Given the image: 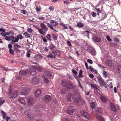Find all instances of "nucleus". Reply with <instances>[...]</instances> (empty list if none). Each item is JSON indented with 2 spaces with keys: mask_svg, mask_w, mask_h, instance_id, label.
Listing matches in <instances>:
<instances>
[{
  "mask_svg": "<svg viewBox=\"0 0 121 121\" xmlns=\"http://www.w3.org/2000/svg\"><path fill=\"white\" fill-rule=\"evenodd\" d=\"M61 83L63 86L66 88L68 90L71 89L73 86L72 83L68 80H62L61 81Z\"/></svg>",
  "mask_w": 121,
  "mask_h": 121,
  "instance_id": "1",
  "label": "nucleus"
},
{
  "mask_svg": "<svg viewBox=\"0 0 121 121\" xmlns=\"http://www.w3.org/2000/svg\"><path fill=\"white\" fill-rule=\"evenodd\" d=\"M100 97L101 101L103 102L106 103L107 102L108 99L105 95L103 94H100Z\"/></svg>",
  "mask_w": 121,
  "mask_h": 121,
  "instance_id": "2",
  "label": "nucleus"
},
{
  "mask_svg": "<svg viewBox=\"0 0 121 121\" xmlns=\"http://www.w3.org/2000/svg\"><path fill=\"white\" fill-rule=\"evenodd\" d=\"M66 111L70 115H72L74 112V109L73 108L69 106L67 108Z\"/></svg>",
  "mask_w": 121,
  "mask_h": 121,
  "instance_id": "3",
  "label": "nucleus"
},
{
  "mask_svg": "<svg viewBox=\"0 0 121 121\" xmlns=\"http://www.w3.org/2000/svg\"><path fill=\"white\" fill-rule=\"evenodd\" d=\"M82 115L85 117L86 118L89 119L91 118V115L90 114L87 112H83L82 113Z\"/></svg>",
  "mask_w": 121,
  "mask_h": 121,
  "instance_id": "4",
  "label": "nucleus"
},
{
  "mask_svg": "<svg viewBox=\"0 0 121 121\" xmlns=\"http://www.w3.org/2000/svg\"><path fill=\"white\" fill-rule=\"evenodd\" d=\"M74 97V94L69 93L67 95V98L68 101H71V99H73Z\"/></svg>",
  "mask_w": 121,
  "mask_h": 121,
  "instance_id": "5",
  "label": "nucleus"
},
{
  "mask_svg": "<svg viewBox=\"0 0 121 121\" xmlns=\"http://www.w3.org/2000/svg\"><path fill=\"white\" fill-rule=\"evenodd\" d=\"M29 70L26 69V70H21L19 72V74L20 75H26L29 71Z\"/></svg>",
  "mask_w": 121,
  "mask_h": 121,
  "instance_id": "6",
  "label": "nucleus"
},
{
  "mask_svg": "<svg viewBox=\"0 0 121 121\" xmlns=\"http://www.w3.org/2000/svg\"><path fill=\"white\" fill-rule=\"evenodd\" d=\"M40 26L42 29L44 30L46 32L48 30V28L46 26V25L43 23H41Z\"/></svg>",
  "mask_w": 121,
  "mask_h": 121,
  "instance_id": "7",
  "label": "nucleus"
},
{
  "mask_svg": "<svg viewBox=\"0 0 121 121\" xmlns=\"http://www.w3.org/2000/svg\"><path fill=\"white\" fill-rule=\"evenodd\" d=\"M31 68H33L34 69L37 70L38 71L42 72V69L40 67L35 66L31 65Z\"/></svg>",
  "mask_w": 121,
  "mask_h": 121,
  "instance_id": "8",
  "label": "nucleus"
},
{
  "mask_svg": "<svg viewBox=\"0 0 121 121\" xmlns=\"http://www.w3.org/2000/svg\"><path fill=\"white\" fill-rule=\"evenodd\" d=\"M56 54L54 51H52V53H50L49 55H47V57L48 58H55Z\"/></svg>",
  "mask_w": 121,
  "mask_h": 121,
  "instance_id": "9",
  "label": "nucleus"
},
{
  "mask_svg": "<svg viewBox=\"0 0 121 121\" xmlns=\"http://www.w3.org/2000/svg\"><path fill=\"white\" fill-rule=\"evenodd\" d=\"M18 93L17 91H14L11 95V96L12 98H14L17 96Z\"/></svg>",
  "mask_w": 121,
  "mask_h": 121,
  "instance_id": "10",
  "label": "nucleus"
},
{
  "mask_svg": "<svg viewBox=\"0 0 121 121\" xmlns=\"http://www.w3.org/2000/svg\"><path fill=\"white\" fill-rule=\"evenodd\" d=\"M110 106L112 111L114 112H116L117 111V109L115 106L112 103H110Z\"/></svg>",
  "mask_w": 121,
  "mask_h": 121,
  "instance_id": "11",
  "label": "nucleus"
},
{
  "mask_svg": "<svg viewBox=\"0 0 121 121\" xmlns=\"http://www.w3.org/2000/svg\"><path fill=\"white\" fill-rule=\"evenodd\" d=\"M50 24L52 25V26H57L58 24V22L57 21H55L54 20H51L50 21Z\"/></svg>",
  "mask_w": 121,
  "mask_h": 121,
  "instance_id": "12",
  "label": "nucleus"
},
{
  "mask_svg": "<svg viewBox=\"0 0 121 121\" xmlns=\"http://www.w3.org/2000/svg\"><path fill=\"white\" fill-rule=\"evenodd\" d=\"M93 39L94 41L98 42H100L101 41L100 38L96 36H94L93 38Z\"/></svg>",
  "mask_w": 121,
  "mask_h": 121,
  "instance_id": "13",
  "label": "nucleus"
},
{
  "mask_svg": "<svg viewBox=\"0 0 121 121\" xmlns=\"http://www.w3.org/2000/svg\"><path fill=\"white\" fill-rule=\"evenodd\" d=\"M87 50L90 52H91L92 54L93 55H95V50L94 49L91 47H89L88 48Z\"/></svg>",
  "mask_w": 121,
  "mask_h": 121,
  "instance_id": "14",
  "label": "nucleus"
},
{
  "mask_svg": "<svg viewBox=\"0 0 121 121\" xmlns=\"http://www.w3.org/2000/svg\"><path fill=\"white\" fill-rule=\"evenodd\" d=\"M90 32L87 30H85L81 32V34L84 36H87L88 37H89V33Z\"/></svg>",
  "mask_w": 121,
  "mask_h": 121,
  "instance_id": "15",
  "label": "nucleus"
},
{
  "mask_svg": "<svg viewBox=\"0 0 121 121\" xmlns=\"http://www.w3.org/2000/svg\"><path fill=\"white\" fill-rule=\"evenodd\" d=\"M45 74L47 77L48 78H51L52 77V74H51L50 71H46L44 72Z\"/></svg>",
  "mask_w": 121,
  "mask_h": 121,
  "instance_id": "16",
  "label": "nucleus"
},
{
  "mask_svg": "<svg viewBox=\"0 0 121 121\" xmlns=\"http://www.w3.org/2000/svg\"><path fill=\"white\" fill-rule=\"evenodd\" d=\"M96 117L100 121H104L103 118L102 116H100L98 114H96L95 115Z\"/></svg>",
  "mask_w": 121,
  "mask_h": 121,
  "instance_id": "17",
  "label": "nucleus"
},
{
  "mask_svg": "<svg viewBox=\"0 0 121 121\" xmlns=\"http://www.w3.org/2000/svg\"><path fill=\"white\" fill-rule=\"evenodd\" d=\"M41 93V91L39 90H38L35 92V95L36 97H38L40 96Z\"/></svg>",
  "mask_w": 121,
  "mask_h": 121,
  "instance_id": "18",
  "label": "nucleus"
},
{
  "mask_svg": "<svg viewBox=\"0 0 121 121\" xmlns=\"http://www.w3.org/2000/svg\"><path fill=\"white\" fill-rule=\"evenodd\" d=\"M5 39L6 40L9 41L10 40H12L13 39H14V37L13 35H11L10 36H6L5 37Z\"/></svg>",
  "mask_w": 121,
  "mask_h": 121,
  "instance_id": "19",
  "label": "nucleus"
},
{
  "mask_svg": "<svg viewBox=\"0 0 121 121\" xmlns=\"http://www.w3.org/2000/svg\"><path fill=\"white\" fill-rule=\"evenodd\" d=\"M28 91L26 89H24L20 93V95H26L28 94Z\"/></svg>",
  "mask_w": 121,
  "mask_h": 121,
  "instance_id": "20",
  "label": "nucleus"
},
{
  "mask_svg": "<svg viewBox=\"0 0 121 121\" xmlns=\"http://www.w3.org/2000/svg\"><path fill=\"white\" fill-rule=\"evenodd\" d=\"M32 81L35 84H37L39 82L38 79L35 77L32 78Z\"/></svg>",
  "mask_w": 121,
  "mask_h": 121,
  "instance_id": "21",
  "label": "nucleus"
},
{
  "mask_svg": "<svg viewBox=\"0 0 121 121\" xmlns=\"http://www.w3.org/2000/svg\"><path fill=\"white\" fill-rule=\"evenodd\" d=\"M18 101L22 104H25V99L23 97H19L18 99Z\"/></svg>",
  "mask_w": 121,
  "mask_h": 121,
  "instance_id": "22",
  "label": "nucleus"
},
{
  "mask_svg": "<svg viewBox=\"0 0 121 121\" xmlns=\"http://www.w3.org/2000/svg\"><path fill=\"white\" fill-rule=\"evenodd\" d=\"M41 56L38 54L36 55H35L34 57V60L36 61L41 58Z\"/></svg>",
  "mask_w": 121,
  "mask_h": 121,
  "instance_id": "23",
  "label": "nucleus"
},
{
  "mask_svg": "<svg viewBox=\"0 0 121 121\" xmlns=\"http://www.w3.org/2000/svg\"><path fill=\"white\" fill-rule=\"evenodd\" d=\"M55 47V46L52 43L50 44L49 46H48V48L49 49H50L51 50H52V51H54L53 49Z\"/></svg>",
  "mask_w": 121,
  "mask_h": 121,
  "instance_id": "24",
  "label": "nucleus"
},
{
  "mask_svg": "<svg viewBox=\"0 0 121 121\" xmlns=\"http://www.w3.org/2000/svg\"><path fill=\"white\" fill-rule=\"evenodd\" d=\"M97 78L100 83H101L103 84H104V82L102 78L98 76L97 77Z\"/></svg>",
  "mask_w": 121,
  "mask_h": 121,
  "instance_id": "25",
  "label": "nucleus"
},
{
  "mask_svg": "<svg viewBox=\"0 0 121 121\" xmlns=\"http://www.w3.org/2000/svg\"><path fill=\"white\" fill-rule=\"evenodd\" d=\"M26 115V117L28 118L29 119H30V113L29 112V111H26L25 113Z\"/></svg>",
  "mask_w": 121,
  "mask_h": 121,
  "instance_id": "26",
  "label": "nucleus"
},
{
  "mask_svg": "<svg viewBox=\"0 0 121 121\" xmlns=\"http://www.w3.org/2000/svg\"><path fill=\"white\" fill-rule=\"evenodd\" d=\"M44 99L46 100H49L51 99V96L49 95H46L44 96Z\"/></svg>",
  "mask_w": 121,
  "mask_h": 121,
  "instance_id": "27",
  "label": "nucleus"
},
{
  "mask_svg": "<svg viewBox=\"0 0 121 121\" xmlns=\"http://www.w3.org/2000/svg\"><path fill=\"white\" fill-rule=\"evenodd\" d=\"M18 39L17 38H15L14 37V39H13V40L11 41V43L12 44H13L16 42H18Z\"/></svg>",
  "mask_w": 121,
  "mask_h": 121,
  "instance_id": "28",
  "label": "nucleus"
},
{
  "mask_svg": "<svg viewBox=\"0 0 121 121\" xmlns=\"http://www.w3.org/2000/svg\"><path fill=\"white\" fill-rule=\"evenodd\" d=\"M36 74V72L35 71L31 68V75H35Z\"/></svg>",
  "mask_w": 121,
  "mask_h": 121,
  "instance_id": "29",
  "label": "nucleus"
},
{
  "mask_svg": "<svg viewBox=\"0 0 121 121\" xmlns=\"http://www.w3.org/2000/svg\"><path fill=\"white\" fill-rule=\"evenodd\" d=\"M91 106L92 109H94L95 107V103L93 102H92L91 103Z\"/></svg>",
  "mask_w": 121,
  "mask_h": 121,
  "instance_id": "30",
  "label": "nucleus"
},
{
  "mask_svg": "<svg viewBox=\"0 0 121 121\" xmlns=\"http://www.w3.org/2000/svg\"><path fill=\"white\" fill-rule=\"evenodd\" d=\"M77 25L78 27L82 28L84 24L80 22L78 23Z\"/></svg>",
  "mask_w": 121,
  "mask_h": 121,
  "instance_id": "31",
  "label": "nucleus"
},
{
  "mask_svg": "<svg viewBox=\"0 0 121 121\" xmlns=\"http://www.w3.org/2000/svg\"><path fill=\"white\" fill-rule=\"evenodd\" d=\"M81 101L80 98L78 97H76L75 99V102L76 103H78Z\"/></svg>",
  "mask_w": 121,
  "mask_h": 121,
  "instance_id": "32",
  "label": "nucleus"
},
{
  "mask_svg": "<svg viewBox=\"0 0 121 121\" xmlns=\"http://www.w3.org/2000/svg\"><path fill=\"white\" fill-rule=\"evenodd\" d=\"M13 49L14 51L17 53H18L20 52V50L18 49V48L17 47L13 46Z\"/></svg>",
  "mask_w": 121,
  "mask_h": 121,
  "instance_id": "33",
  "label": "nucleus"
},
{
  "mask_svg": "<svg viewBox=\"0 0 121 121\" xmlns=\"http://www.w3.org/2000/svg\"><path fill=\"white\" fill-rule=\"evenodd\" d=\"M1 113L2 114L3 116V119H4L6 116V113L3 111H1Z\"/></svg>",
  "mask_w": 121,
  "mask_h": 121,
  "instance_id": "34",
  "label": "nucleus"
},
{
  "mask_svg": "<svg viewBox=\"0 0 121 121\" xmlns=\"http://www.w3.org/2000/svg\"><path fill=\"white\" fill-rule=\"evenodd\" d=\"M35 6L36 7V10L38 12L40 11V8L39 7V5H36V4H35Z\"/></svg>",
  "mask_w": 121,
  "mask_h": 121,
  "instance_id": "35",
  "label": "nucleus"
},
{
  "mask_svg": "<svg viewBox=\"0 0 121 121\" xmlns=\"http://www.w3.org/2000/svg\"><path fill=\"white\" fill-rule=\"evenodd\" d=\"M47 26L48 27L50 28L51 30H53L54 29V28L52 26V25L51 24H50L49 23H47Z\"/></svg>",
  "mask_w": 121,
  "mask_h": 121,
  "instance_id": "36",
  "label": "nucleus"
},
{
  "mask_svg": "<svg viewBox=\"0 0 121 121\" xmlns=\"http://www.w3.org/2000/svg\"><path fill=\"white\" fill-rule=\"evenodd\" d=\"M106 63L108 66H110L111 65L112 63L109 60H107L106 61Z\"/></svg>",
  "mask_w": 121,
  "mask_h": 121,
  "instance_id": "37",
  "label": "nucleus"
},
{
  "mask_svg": "<svg viewBox=\"0 0 121 121\" xmlns=\"http://www.w3.org/2000/svg\"><path fill=\"white\" fill-rule=\"evenodd\" d=\"M103 74L104 77L106 78L108 75V73L106 71H104L103 72Z\"/></svg>",
  "mask_w": 121,
  "mask_h": 121,
  "instance_id": "38",
  "label": "nucleus"
},
{
  "mask_svg": "<svg viewBox=\"0 0 121 121\" xmlns=\"http://www.w3.org/2000/svg\"><path fill=\"white\" fill-rule=\"evenodd\" d=\"M5 102L4 100L3 99L1 98H0V106L3 104L4 102Z\"/></svg>",
  "mask_w": 121,
  "mask_h": 121,
  "instance_id": "39",
  "label": "nucleus"
},
{
  "mask_svg": "<svg viewBox=\"0 0 121 121\" xmlns=\"http://www.w3.org/2000/svg\"><path fill=\"white\" fill-rule=\"evenodd\" d=\"M17 38L18 39H21L23 37L21 35L19 34L17 36Z\"/></svg>",
  "mask_w": 121,
  "mask_h": 121,
  "instance_id": "40",
  "label": "nucleus"
},
{
  "mask_svg": "<svg viewBox=\"0 0 121 121\" xmlns=\"http://www.w3.org/2000/svg\"><path fill=\"white\" fill-rule=\"evenodd\" d=\"M9 52L12 55H14V51L12 49H9Z\"/></svg>",
  "mask_w": 121,
  "mask_h": 121,
  "instance_id": "41",
  "label": "nucleus"
},
{
  "mask_svg": "<svg viewBox=\"0 0 121 121\" xmlns=\"http://www.w3.org/2000/svg\"><path fill=\"white\" fill-rule=\"evenodd\" d=\"M42 29H39V32L41 34L43 35H45L44 34L43 31Z\"/></svg>",
  "mask_w": 121,
  "mask_h": 121,
  "instance_id": "42",
  "label": "nucleus"
},
{
  "mask_svg": "<svg viewBox=\"0 0 121 121\" xmlns=\"http://www.w3.org/2000/svg\"><path fill=\"white\" fill-rule=\"evenodd\" d=\"M60 92L61 94H64L66 92V91L65 89H62L60 91Z\"/></svg>",
  "mask_w": 121,
  "mask_h": 121,
  "instance_id": "43",
  "label": "nucleus"
},
{
  "mask_svg": "<svg viewBox=\"0 0 121 121\" xmlns=\"http://www.w3.org/2000/svg\"><path fill=\"white\" fill-rule=\"evenodd\" d=\"M46 37L47 38V39L50 40H51V37L50 35V34H48L47 35V36H46Z\"/></svg>",
  "mask_w": 121,
  "mask_h": 121,
  "instance_id": "44",
  "label": "nucleus"
},
{
  "mask_svg": "<svg viewBox=\"0 0 121 121\" xmlns=\"http://www.w3.org/2000/svg\"><path fill=\"white\" fill-rule=\"evenodd\" d=\"M97 111L98 113H101L102 112L101 108H98L97 110Z\"/></svg>",
  "mask_w": 121,
  "mask_h": 121,
  "instance_id": "45",
  "label": "nucleus"
},
{
  "mask_svg": "<svg viewBox=\"0 0 121 121\" xmlns=\"http://www.w3.org/2000/svg\"><path fill=\"white\" fill-rule=\"evenodd\" d=\"M52 35L53 36V39L54 40H57V36L56 35H54V34H52Z\"/></svg>",
  "mask_w": 121,
  "mask_h": 121,
  "instance_id": "46",
  "label": "nucleus"
},
{
  "mask_svg": "<svg viewBox=\"0 0 121 121\" xmlns=\"http://www.w3.org/2000/svg\"><path fill=\"white\" fill-rule=\"evenodd\" d=\"M82 71L81 70H80L78 74L79 77H81L82 76Z\"/></svg>",
  "mask_w": 121,
  "mask_h": 121,
  "instance_id": "47",
  "label": "nucleus"
},
{
  "mask_svg": "<svg viewBox=\"0 0 121 121\" xmlns=\"http://www.w3.org/2000/svg\"><path fill=\"white\" fill-rule=\"evenodd\" d=\"M78 86L81 88L82 89V85H81L80 82L79 81H78Z\"/></svg>",
  "mask_w": 121,
  "mask_h": 121,
  "instance_id": "48",
  "label": "nucleus"
},
{
  "mask_svg": "<svg viewBox=\"0 0 121 121\" xmlns=\"http://www.w3.org/2000/svg\"><path fill=\"white\" fill-rule=\"evenodd\" d=\"M27 101L28 105L30 106V98H28L27 100Z\"/></svg>",
  "mask_w": 121,
  "mask_h": 121,
  "instance_id": "49",
  "label": "nucleus"
},
{
  "mask_svg": "<svg viewBox=\"0 0 121 121\" xmlns=\"http://www.w3.org/2000/svg\"><path fill=\"white\" fill-rule=\"evenodd\" d=\"M91 14L94 17H95L96 16V13L95 12H91Z\"/></svg>",
  "mask_w": 121,
  "mask_h": 121,
  "instance_id": "50",
  "label": "nucleus"
},
{
  "mask_svg": "<svg viewBox=\"0 0 121 121\" xmlns=\"http://www.w3.org/2000/svg\"><path fill=\"white\" fill-rule=\"evenodd\" d=\"M24 35L25 36L28 37H29L30 36V35L27 32H25L24 33Z\"/></svg>",
  "mask_w": 121,
  "mask_h": 121,
  "instance_id": "51",
  "label": "nucleus"
},
{
  "mask_svg": "<svg viewBox=\"0 0 121 121\" xmlns=\"http://www.w3.org/2000/svg\"><path fill=\"white\" fill-rule=\"evenodd\" d=\"M49 9L50 11H52L53 10L54 8L52 6H51L49 8Z\"/></svg>",
  "mask_w": 121,
  "mask_h": 121,
  "instance_id": "52",
  "label": "nucleus"
},
{
  "mask_svg": "<svg viewBox=\"0 0 121 121\" xmlns=\"http://www.w3.org/2000/svg\"><path fill=\"white\" fill-rule=\"evenodd\" d=\"M44 80L45 82L46 83H48L49 82V80L48 79L46 78H44Z\"/></svg>",
  "mask_w": 121,
  "mask_h": 121,
  "instance_id": "53",
  "label": "nucleus"
},
{
  "mask_svg": "<svg viewBox=\"0 0 121 121\" xmlns=\"http://www.w3.org/2000/svg\"><path fill=\"white\" fill-rule=\"evenodd\" d=\"M91 88L94 89L95 88V87L96 86L93 84H91Z\"/></svg>",
  "mask_w": 121,
  "mask_h": 121,
  "instance_id": "54",
  "label": "nucleus"
},
{
  "mask_svg": "<svg viewBox=\"0 0 121 121\" xmlns=\"http://www.w3.org/2000/svg\"><path fill=\"white\" fill-rule=\"evenodd\" d=\"M21 13L24 14H26V13L27 12L25 10H22L21 11Z\"/></svg>",
  "mask_w": 121,
  "mask_h": 121,
  "instance_id": "55",
  "label": "nucleus"
},
{
  "mask_svg": "<svg viewBox=\"0 0 121 121\" xmlns=\"http://www.w3.org/2000/svg\"><path fill=\"white\" fill-rule=\"evenodd\" d=\"M67 76H68V78L69 79L73 80V79L74 78L72 77V76H71L69 74Z\"/></svg>",
  "mask_w": 121,
  "mask_h": 121,
  "instance_id": "56",
  "label": "nucleus"
},
{
  "mask_svg": "<svg viewBox=\"0 0 121 121\" xmlns=\"http://www.w3.org/2000/svg\"><path fill=\"white\" fill-rule=\"evenodd\" d=\"M106 38L109 41H112V39H110V36L108 35L106 36Z\"/></svg>",
  "mask_w": 121,
  "mask_h": 121,
  "instance_id": "57",
  "label": "nucleus"
},
{
  "mask_svg": "<svg viewBox=\"0 0 121 121\" xmlns=\"http://www.w3.org/2000/svg\"><path fill=\"white\" fill-rule=\"evenodd\" d=\"M74 76L76 80H77L78 82V81H79V79H80L78 76L77 75H74Z\"/></svg>",
  "mask_w": 121,
  "mask_h": 121,
  "instance_id": "58",
  "label": "nucleus"
},
{
  "mask_svg": "<svg viewBox=\"0 0 121 121\" xmlns=\"http://www.w3.org/2000/svg\"><path fill=\"white\" fill-rule=\"evenodd\" d=\"M87 61L90 63L92 64L93 63V62L92 60L90 59H88L87 60Z\"/></svg>",
  "mask_w": 121,
  "mask_h": 121,
  "instance_id": "59",
  "label": "nucleus"
},
{
  "mask_svg": "<svg viewBox=\"0 0 121 121\" xmlns=\"http://www.w3.org/2000/svg\"><path fill=\"white\" fill-rule=\"evenodd\" d=\"M55 52L56 54L57 55H59V56H60V53L59 51L58 50H55Z\"/></svg>",
  "mask_w": 121,
  "mask_h": 121,
  "instance_id": "60",
  "label": "nucleus"
},
{
  "mask_svg": "<svg viewBox=\"0 0 121 121\" xmlns=\"http://www.w3.org/2000/svg\"><path fill=\"white\" fill-rule=\"evenodd\" d=\"M89 77L91 78H93L94 77V76L92 74H90L89 75Z\"/></svg>",
  "mask_w": 121,
  "mask_h": 121,
  "instance_id": "61",
  "label": "nucleus"
},
{
  "mask_svg": "<svg viewBox=\"0 0 121 121\" xmlns=\"http://www.w3.org/2000/svg\"><path fill=\"white\" fill-rule=\"evenodd\" d=\"M13 46L17 47L18 48H20L21 46L18 44H15Z\"/></svg>",
  "mask_w": 121,
  "mask_h": 121,
  "instance_id": "62",
  "label": "nucleus"
},
{
  "mask_svg": "<svg viewBox=\"0 0 121 121\" xmlns=\"http://www.w3.org/2000/svg\"><path fill=\"white\" fill-rule=\"evenodd\" d=\"M89 68H90V70H91V71L92 72H93V71H94V69L91 66H90L89 67Z\"/></svg>",
  "mask_w": 121,
  "mask_h": 121,
  "instance_id": "63",
  "label": "nucleus"
},
{
  "mask_svg": "<svg viewBox=\"0 0 121 121\" xmlns=\"http://www.w3.org/2000/svg\"><path fill=\"white\" fill-rule=\"evenodd\" d=\"M62 25L64 27L63 28V29H66L68 28V27L66 26L65 24H62Z\"/></svg>",
  "mask_w": 121,
  "mask_h": 121,
  "instance_id": "64",
  "label": "nucleus"
}]
</instances>
